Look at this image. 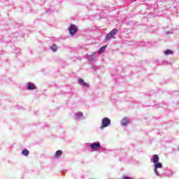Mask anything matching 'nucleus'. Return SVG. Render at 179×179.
<instances>
[{
	"label": "nucleus",
	"instance_id": "f257e3e1",
	"mask_svg": "<svg viewBox=\"0 0 179 179\" xmlns=\"http://www.w3.org/2000/svg\"><path fill=\"white\" fill-rule=\"evenodd\" d=\"M117 33H118V29H113L110 33H108L106 36L105 40L108 41V40H110V38H113V37H114V36H115V34H117Z\"/></svg>",
	"mask_w": 179,
	"mask_h": 179
},
{
	"label": "nucleus",
	"instance_id": "f03ea898",
	"mask_svg": "<svg viewBox=\"0 0 179 179\" xmlns=\"http://www.w3.org/2000/svg\"><path fill=\"white\" fill-rule=\"evenodd\" d=\"M110 125H111V120H110L108 117H105L102 120L101 129H103V128H107V127H110Z\"/></svg>",
	"mask_w": 179,
	"mask_h": 179
},
{
	"label": "nucleus",
	"instance_id": "7ed1b4c3",
	"mask_svg": "<svg viewBox=\"0 0 179 179\" xmlns=\"http://www.w3.org/2000/svg\"><path fill=\"white\" fill-rule=\"evenodd\" d=\"M69 31L71 36H75L78 31V27H76L75 24H71L69 28Z\"/></svg>",
	"mask_w": 179,
	"mask_h": 179
},
{
	"label": "nucleus",
	"instance_id": "20e7f679",
	"mask_svg": "<svg viewBox=\"0 0 179 179\" xmlns=\"http://www.w3.org/2000/svg\"><path fill=\"white\" fill-rule=\"evenodd\" d=\"M90 148L94 149V150H99V149L101 148V145H100V143H93L91 144Z\"/></svg>",
	"mask_w": 179,
	"mask_h": 179
},
{
	"label": "nucleus",
	"instance_id": "39448f33",
	"mask_svg": "<svg viewBox=\"0 0 179 179\" xmlns=\"http://www.w3.org/2000/svg\"><path fill=\"white\" fill-rule=\"evenodd\" d=\"M27 90H34L36 89V85L32 83H28L27 84Z\"/></svg>",
	"mask_w": 179,
	"mask_h": 179
},
{
	"label": "nucleus",
	"instance_id": "423d86ee",
	"mask_svg": "<svg viewBox=\"0 0 179 179\" xmlns=\"http://www.w3.org/2000/svg\"><path fill=\"white\" fill-rule=\"evenodd\" d=\"M121 124L123 125V127H126V125L129 124V120H128L127 117H124L121 120Z\"/></svg>",
	"mask_w": 179,
	"mask_h": 179
},
{
	"label": "nucleus",
	"instance_id": "0eeeda50",
	"mask_svg": "<svg viewBox=\"0 0 179 179\" xmlns=\"http://www.w3.org/2000/svg\"><path fill=\"white\" fill-rule=\"evenodd\" d=\"M159 160H160V158L159 157V155H155L154 158H153L154 164H156V163H159Z\"/></svg>",
	"mask_w": 179,
	"mask_h": 179
},
{
	"label": "nucleus",
	"instance_id": "6e6552de",
	"mask_svg": "<svg viewBox=\"0 0 179 179\" xmlns=\"http://www.w3.org/2000/svg\"><path fill=\"white\" fill-rule=\"evenodd\" d=\"M50 50L53 51V52H57V50H58V46H57V44H53L50 47Z\"/></svg>",
	"mask_w": 179,
	"mask_h": 179
},
{
	"label": "nucleus",
	"instance_id": "1a4fd4ad",
	"mask_svg": "<svg viewBox=\"0 0 179 179\" xmlns=\"http://www.w3.org/2000/svg\"><path fill=\"white\" fill-rule=\"evenodd\" d=\"M62 155V150H59L56 152V154L55 156L56 159H59V157H60Z\"/></svg>",
	"mask_w": 179,
	"mask_h": 179
},
{
	"label": "nucleus",
	"instance_id": "9d476101",
	"mask_svg": "<svg viewBox=\"0 0 179 179\" xmlns=\"http://www.w3.org/2000/svg\"><path fill=\"white\" fill-rule=\"evenodd\" d=\"M162 167H163V164H162V163H160V162H157V163L155 164V169H162Z\"/></svg>",
	"mask_w": 179,
	"mask_h": 179
},
{
	"label": "nucleus",
	"instance_id": "9b49d317",
	"mask_svg": "<svg viewBox=\"0 0 179 179\" xmlns=\"http://www.w3.org/2000/svg\"><path fill=\"white\" fill-rule=\"evenodd\" d=\"M165 55H173V51H171V50L169 49H167L166 51H165Z\"/></svg>",
	"mask_w": 179,
	"mask_h": 179
},
{
	"label": "nucleus",
	"instance_id": "f8f14e48",
	"mask_svg": "<svg viewBox=\"0 0 179 179\" xmlns=\"http://www.w3.org/2000/svg\"><path fill=\"white\" fill-rule=\"evenodd\" d=\"M106 48H107V46H103L99 49V54H103V52L104 51V50H106Z\"/></svg>",
	"mask_w": 179,
	"mask_h": 179
},
{
	"label": "nucleus",
	"instance_id": "ddd939ff",
	"mask_svg": "<svg viewBox=\"0 0 179 179\" xmlns=\"http://www.w3.org/2000/svg\"><path fill=\"white\" fill-rule=\"evenodd\" d=\"M22 155H24V156H29V150H24L22 151Z\"/></svg>",
	"mask_w": 179,
	"mask_h": 179
},
{
	"label": "nucleus",
	"instance_id": "4468645a",
	"mask_svg": "<svg viewBox=\"0 0 179 179\" xmlns=\"http://www.w3.org/2000/svg\"><path fill=\"white\" fill-rule=\"evenodd\" d=\"M122 179H134L133 178L129 177L127 176H124L122 177Z\"/></svg>",
	"mask_w": 179,
	"mask_h": 179
},
{
	"label": "nucleus",
	"instance_id": "2eb2a0df",
	"mask_svg": "<svg viewBox=\"0 0 179 179\" xmlns=\"http://www.w3.org/2000/svg\"><path fill=\"white\" fill-rule=\"evenodd\" d=\"M83 86H85V87H89V84H87V83H83Z\"/></svg>",
	"mask_w": 179,
	"mask_h": 179
},
{
	"label": "nucleus",
	"instance_id": "dca6fc26",
	"mask_svg": "<svg viewBox=\"0 0 179 179\" xmlns=\"http://www.w3.org/2000/svg\"><path fill=\"white\" fill-rule=\"evenodd\" d=\"M78 82H79V83H84L85 80H83V79H82V78H80Z\"/></svg>",
	"mask_w": 179,
	"mask_h": 179
},
{
	"label": "nucleus",
	"instance_id": "f3484780",
	"mask_svg": "<svg viewBox=\"0 0 179 179\" xmlns=\"http://www.w3.org/2000/svg\"><path fill=\"white\" fill-rule=\"evenodd\" d=\"M155 173L157 174V176H159V171H157V169L155 168Z\"/></svg>",
	"mask_w": 179,
	"mask_h": 179
},
{
	"label": "nucleus",
	"instance_id": "a211bd4d",
	"mask_svg": "<svg viewBox=\"0 0 179 179\" xmlns=\"http://www.w3.org/2000/svg\"><path fill=\"white\" fill-rule=\"evenodd\" d=\"M76 115H77L78 117H82V116L83 115V114H82V113H78V114H76Z\"/></svg>",
	"mask_w": 179,
	"mask_h": 179
},
{
	"label": "nucleus",
	"instance_id": "6ab92c4d",
	"mask_svg": "<svg viewBox=\"0 0 179 179\" xmlns=\"http://www.w3.org/2000/svg\"><path fill=\"white\" fill-rule=\"evenodd\" d=\"M134 1H136V0H134Z\"/></svg>",
	"mask_w": 179,
	"mask_h": 179
}]
</instances>
